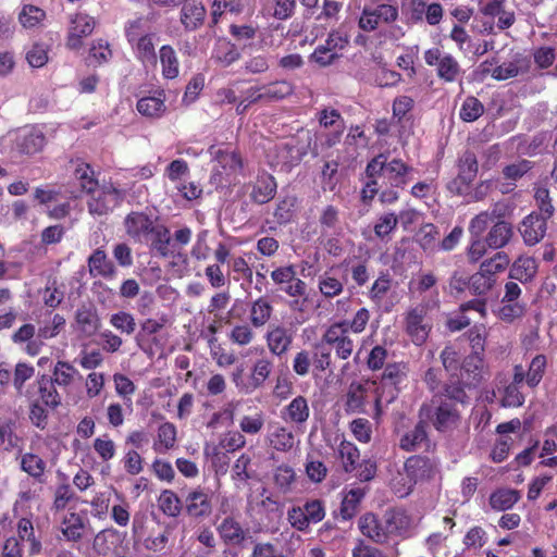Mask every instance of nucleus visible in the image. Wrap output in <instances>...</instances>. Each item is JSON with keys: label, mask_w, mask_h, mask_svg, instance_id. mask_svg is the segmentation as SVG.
Returning a JSON list of instances; mask_svg holds the SVG:
<instances>
[{"label": "nucleus", "mask_w": 557, "mask_h": 557, "mask_svg": "<svg viewBox=\"0 0 557 557\" xmlns=\"http://www.w3.org/2000/svg\"><path fill=\"white\" fill-rule=\"evenodd\" d=\"M470 397L459 384L444 383L443 391L432 395L429 401L423 403L418 411L419 419L425 420L433 428L445 433L455 429L461 419L458 405L466 406Z\"/></svg>", "instance_id": "1"}, {"label": "nucleus", "mask_w": 557, "mask_h": 557, "mask_svg": "<svg viewBox=\"0 0 557 557\" xmlns=\"http://www.w3.org/2000/svg\"><path fill=\"white\" fill-rule=\"evenodd\" d=\"M413 168L399 158L388 160V154L381 152L370 159L364 169L366 177H377L381 182L380 202L383 206L396 203L400 194L410 182Z\"/></svg>", "instance_id": "2"}, {"label": "nucleus", "mask_w": 557, "mask_h": 557, "mask_svg": "<svg viewBox=\"0 0 557 557\" xmlns=\"http://www.w3.org/2000/svg\"><path fill=\"white\" fill-rule=\"evenodd\" d=\"M270 276L277 289L290 298L289 308L302 310V305L308 298V285L297 276L296 267L294 264L277 267Z\"/></svg>", "instance_id": "3"}, {"label": "nucleus", "mask_w": 557, "mask_h": 557, "mask_svg": "<svg viewBox=\"0 0 557 557\" xmlns=\"http://www.w3.org/2000/svg\"><path fill=\"white\" fill-rule=\"evenodd\" d=\"M488 375L483 356H466L460 366V374H450L446 383L459 384L462 391L479 387Z\"/></svg>", "instance_id": "4"}, {"label": "nucleus", "mask_w": 557, "mask_h": 557, "mask_svg": "<svg viewBox=\"0 0 557 557\" xmlns=\"http://www.w3.org/2000/svg\"><path fill=\"white\" fill-rule=\"evenodd\" d=\"M404 329L416 346L424 345L433 329L432 320L428 317V305L419 304L409 308L404 317Z\"/></svg>", "instance_id": "5"}, {"label": "nucleus", "mask_w": 557, "mask_h": 557, "mask_svg": "<svg viewBox=\"0 0 557 557\" xmlns=\"http://www.w3.org/2000/svg\"><path fill=\"white\" fill-rule=\"evenodd\" d=\"M423 58L428 66L435 67L440 81L455 83L461 77V66L453 54L433 47L424 51Z\"/></svg>", "instance_id": "6"}, {"label": "nucleus", "mask_w": 557, "mask_h": 557, "mask_svg": "<svg viewBox=\"0 0 557 557\" xmlns=\"http://www.w3.org/2000/svg\"><path fill=\"white\" fill-rule=\"evenodd\" d=\"M325 517V506L321 499H308L302 505L293 506L287 511V520L290 525L300 532L309 530L311 524H317Z\"/></svg>", "instance_id": "7"}, {"label": "nucleus", "mask_w": 557, "mask_h": 557, "mask_svg": "<svg viewBox=\"0 0 557 557\" xmlns=\"http://www.w3.org/2000/svg\"><path fill=\"white\" fill-rule=\"evenodd\" d=\"M458 174L447 184V189L457 196L466 195L473 181L475 180L479 171V163L476 156L471 150H466L458 158Z\"/></svg>", "instance_id": "8"}, {"label": "nucleus", "mask_w": 557, "mask_h": 557, "mask_svg": "<svg viewBox=\"0 0 557 557\" xmlns=\"http://www.w3.org/2000/svg\"><path fill=\"white\" fill-rule=\"evenodd\" d=\"M213 492L205 486L197 485L184 496L185 513L195 520L208 518L213 510Z\"/></svg>", "instance_id": "9"}, {"label": "nucleus", "mask_w": 557, "mask_h": 557, "mask_svg": "<svg viewBox=\"0 0 557 557\" xmlns=\"http://www.w3.org/2000/svg\"><path fill=\"white\" fill-rule=\"evenodd\" d=\"M343 324L333 322L323 332L321 338L334 350L335 356L341 360H347L351 357L355 350V342L350 337L349 332L343 329Z\"/></svg>", "instance_id": "10"}, {"label": "nucleus", "mask_w": 557, "mask_h": 557, "mask_svg": "<svg viewBox=\"0 0 557 557\" xmlns=\"http://www.w3.org/2000/svg\"><path fill=\"white\" fill-rule=\"evenodd\" d=\"M388 542L395 539L406 540L413 533L412 517L401 508H392L383 515Z\"/></svg>", "instance_id": "11"}, {"label": "nucleus", "mask_w": 557, "mask_h": 557, "mask_svg": "<svg viewBox=\"0 0 557 557\" xmlns=\"http://www.w3.org/2000/svg\"><path fill=\"white\" fill-rule=\"evenodd\" d=\"M158 219H153L146 212L143 211H132L124 219V227L126 234L135 242V243H144L152 232L153 227L157 225Z\"/></svg>", "instance_id": "12"}, {"label": "nucleus", "mask_w": 557, "mask_h": 557, "mask_svg": "<svg viewBox=\"0 0 557 557\" xmlns=\"http://www.w3.org/2000/svg\"><path fill=\"white\" fill-rule=\"evenodd\" d=\"M348 45V40L338 32H331L324 44L319 45L311 53L310 59L320 66H327L338 59V51Z\"/></svg>", "instance_id": "13"}, {"label": "nucleus", "mask_w": 557, "mask_h": 557, "mask_svg": "<svg viewBox=\"0 0 557 557\" xmlns=\"http://www.w3.org/2000/svg\"><path fill=\"white\" fill-rule=\"evenodd\" d=\"M96 22L92 17L84 13H76L71 18L65 46L72 51L82 49L83 39L92 34Z\"/></svg>", "instance_id": "14"}, {"label": "nucleus", "mask_w": 557, "mask_h": 557, "mask_svg": "<svg viewBox=\"0 0 557 557\" xmlns=\"http://www.w3.org/2000/svg\"><path fill=\"white\" fill-rule=\"evenodd\" d=\"M264 338L269 351L274 356L282 357L292 347L294 332L283 324H272L269 326Z\"/></svg>", "instance_id": "15"}, {"label": "nucleus", "mask_w": 557, "mask_h": 557, "mask_svg": "<svg viewBox=\"0 0 557 557\" xmlns=\"http://www.w3.org/2000/svg\"><path fill=\"white\" fill-rule=\"evenodd\" d=\"M60 530L66 541L74 543L82 541L88 532L92 531L87 516L74 511L63 517Z\"/></svg>", "instance_id": "16"}, {"label": "nucleus", "mask_w": 557, "mask_h": 557, "mask_svg": "<svg viewBox=\"0 0 557 557\" xmlns=\"http://www.w3.org/2000/svg\"><path fill=\"white\" fill-rule=\"evenodd\" d=\"M250 187L249 197L257 205L270 202L276 195L277 183L273 175L262 171L256 177L253 183L247 185Z\"/></svg>", "instance_id": "17"}, {"label": "nucleus", "mask_w": 557, "mask_h": 557, "mask_svg": "<svg viewBox=\"0 0 557 557\" xmlns=\"http://www.w3.org/2000/svg\"><path fill=\"white\" fill-rule=\"evenodd\" d=\"M147 237L143 244L148 246L152 255L160 258H169L173 255L172 236L166 225L158 222Z\"/></svg>", "instance_id": "18"}, {"label": "nucleus", "mask_w": 557, "mask_h": 557, "mask_svg": "<svg viewBox=\"0 0 557 557\" xmlns=\"http://www.w3.org/2000/svg\"><path fill=\"white\" fill-rule=\"evenodd\" d=\"M547 230V219L535 212L527 215L519 227L523 242L528 246H534L545 236Z\"/></svg>", "instance_id": "19"}, {"label": "nucleus", "mask_w": 557, "mask_h": 557, "mask_svg": "<svg viewBox=\"0 0 557 557\" xmlns=\"http://www.w3.org/2000/svg\"><path fill=\"white\" fill-rule=\"evenodd\" d=\"M310 417V408L305 396L298 395L281 411V418L301 430Z\"/></svg>", "instance_id": "20"}, {"label": "nucleus", "mask_w": 557, "mask_h": 557, "mask_svg": "<svg viewBox=\"0 0 557 557\" xmlns=\"http://www.w3.org/2000/svg\"><path fill=\"white\" fill-rule=\"evenodd\" d=\"M360 532L376 544H387V533L385 530V521L372 512L362 515L358 521Z\"/></svg>", "instance_id": "21"}, {"label": "nucleus", "mask_w": 557, "mask_h": 557, "mask_svg": "<svg viewBox=\"0 0 557 557\" xmlns=\"http://www.w3.org/2000/svg\"><path fill=\"white\" fill-rule=\"evenodd\" d=\"M78 330L86 336L95 335L101 326V320L92 304L82 305L75 312Z\"/></svg>", "instance_id": "22"}, {"label": "nucleus", "mask_w": 557, "mask_h": 557, "mask_svg": "<svg viewBox=\"0 0 557 557\" xmlns=\"http://www.w3.org/2000/svg\"><path fill=\"white\" fill-rule=\"evenodd\" d=\"M220 539L226 545L240 546L246 540V531L233 516L225 517L216 527Z\"/></svg>", "instance_id": "23"}, {"label": "nucleus", "mask_w": 557, "mask_h": 557, "mask_svg": "<svg viewBox=\"0 0 557 557\" xmlns=\"http://www.w3.org/2000/svg\"><path fill=\"white\" fill-rule=\"evenodd\" d=\"M154 38L156 34L153 33L129 42L136 59L144 66H157L158 54L156 52Z\"/></svg>", "instance_id": "24"}, {"label": "nucleus", "mask_w": 557, "mask_h": 557, "mask_svg": "<svg viewBox=\"0 0 557 557\" xmlns=\"http://www.w3.org/2000/svg\"><path fill=\"white\" fill-rule=\"evenodd\" d=\"M368 388L359 382H351L344 396V410L347 414L364 413Z\"/></svg>", "instance_id": "25"}, {"label": "nucleus", "mask_w": 557, "mask_h": 557, "mask_svg": "<svg viewBox=\"0 0 557 557\" xmlns=\"http://www.w3.org/2000/svg\"><path fill=\"white\" fill-rule=\"evenodd\" d=\"M207 10L201 2L187 1L181 9V23L188 32L196 30L203 25Z\"/></svg>", "instance_id": "26"}, {"label": "nucleus", "mask_w": 557, "mask_h": 557, "mask_svg": "<svg viewBox=\"0 0 557 557\" xmlns=\"http://www.w3.org/2000/svg\"><path fill=\"white\" fill-rule=\"evenodd\" d=\"M21 543H28V555L37 556L41 553L42 544L35 534L34 523L30 517H22L16 522V536Z\"/></svg>", "instance_id": "27"}, {"label": "nucleus", "mask_w": 557, "mask_h": 557, "mask_svg": "<svg viewBox=\"0 0 557 557\" xmlns=\"http://www.w3.org/2000/svg\"><path fill=\"white\" fill-rule=\"evenodd\" d=\"M34 386L37 388L38 401L42 403L46 407L50 409H55L61 405L62 397L57 391V385L51 381L50 375L42 374L40 375Z\"/></svg>", "instance_id": "28"}, {"label": "nucleus", "mask_w": 557, "mask_h": 557, "mask_svg": "<svg viewBox=\"0 0 557 557\" xmlns=\"http://www.w3.org/2000/svg\"><path fill=\"white\" fill-rule=\"evenodd\" d=\"M537 262L528 256L518 257L509 269V278L519 281L522 284L533 281L537 273Z\"/></svg>", "instance_id": "29"}, {"label": "nucleus", "mask_w": 557, "mask_h": 557, "mask_svg": "<svg viewBox=\"0 0 557 557\" xmlns=\"http://www.w3.org/2000/svg\"><path fill=\"white\" fill-rule=\"evenodd\" d=\"M319 123L324 128H334V134L326 140L327 147H333L341 140V136L345 129L344 120L336 109H323L319 112Z\"/></svg>", "instance_id": "30"}, {"label": "nucleus", "mask_w": 557, "mask_h": 557, "mask_svg": "<svg viewBox=\"0 0 557 557\" xmlns=\"http://www.w3.org/2000/svg\"><path fill=\"white\" fill-rule=\"evenodd\" d=\"M88 268L91 276L112 278L116 274L114 263L108 258L102 248H97L88 258Z\"/></svg>", "instance_id": "31"}, {"label": "nucleus", "mask_w": 557, "mask_h": 557, "mask_svg": "<svg viewBox=\"0 0 557 557\" xmlns=\"http://www.w3.org/2000/svg\"><path fill=\"white\" fill-rule=\"evenodd\" d=\"M434 469V462L425 456H410L405 461V471L414 482L432 476Z\"/></svg>", "instance_id": "32"}, {"label": "nucleus", "mask_w": 557, "mask_h": 557, "mask_svg": "<svg viewBox=\"0 0 557 557\" xmlns=\"http://www.w3.org/2000/svg\"><path fill=\"white\" fill-rule=\"evenodd\" d=\"M426 424L428 422L425 420L419 419L416 426L401 436L399 442L400 448L406 451H413L421 448L423 445H428L429 436Z\"/></svg>", "instance_id": "33"}, {"label": "nucleus", "mask_w": 557, "mask_h": 557, "mask_svg": "<svg viewBox=\"0 0 557 557\" xmlns=\"http://www.w3.org/2000/svg\"><path fill=\"white\" fill-rule=\"evenodd\" d=\"M46 137L39 129L32 128L21 134L16 139V148L21 153L35 154L42 150Z\"/></svg>", "instance_id": "34"}, {"label": "nucleus", "mask_w": 557, "mask_h": 557, "mask_svg": "<svg viewBox=\"0 0 557 557\" xmlns=\"http://www.w3.org/2000/svg\"><path fill=\"white\" fill-rule=\"evenodd\" d=\"M512 235V225L504 220H498L492 225L485 238L490 248L499 249L509 244Z\"/></svg>", "instance_id": "35"}, {"label": "nucleus", "mask_w": 557, "mask_h": 557, "mask_svg": "<svg viewBox=\"0 0 557 557\" xmlns=\"http://www.w3.org/2000/svg\"><path fill=\"white\" fill-rule=\"evenodd\" d=\"M158 59L161 64V73L164 79H175L180 75V60L175 49L170 45H163L159 49Z\"/></svg>", "instance_id": "36"}, {"label": "nucleus", "mask_w": 557, "mask_h": 557, "mask_svg": "<svg viewBox=\"0 0 557 557\" xmlns=\"http://www.w3.org/2000/svg\"><path fill=\"white\" fill-rule=\"evenodd\" d=\"M165 94L157 91V96L143 97L137 101V111L147 117H160L165 112Z\"/></svg>", "instance_id": "37"}, {"label": "nucleus", "mask_w": 557, "mask_h": 557, "mask_svg": "<svg viewBox=\"0 0 557 557\" xmlns=\"http://www.w3.org/2000/svg\"><path fill=\"white\" fill-rule=\"evenodd\" d=\"M318 289L324 298L333 299L344 292V281L335 275L332 267L319 276Z\"/></svg>", "instance_id": "38"}, {"label": "nucleus", "mask_w": 557, "mask_h": 557, "mask_svg": "<svg viewBox=\"0 0 557 557\" xmlns=\"http://www.w3.org/2000/svg\"><path fill=\"white\" fill-rule=\"evenodd\" d=\"M273 306L265 296H260L250 305L249 321L256 329L264 326L271 319Z\"/></svg>", "instance_id": "39"}, {"label": "nucleus", "mask_w": 557, "mask_h": 557, "mask_svg": "<svg viewBox=\"0 0 557 557\" xmlns=\"http://www.w3.org/2000/svg\"><path fill=\"white\" fill-rule=\"evenodd\" d=\"M76 376L81 377L78 370L69 361L58 360L52 369L51 381L61 388H69Z\"/></svg>", "instance_id": "40"}, {"label": "nucleus", "mask_w": 557, "mask_h": 557, "mask_svg": "<svg viewBox=\"0 0 557 557\" xmlns=\"http://www.w3.org/2000/svg\"><path fill=\"white\" fill-rule=\"evenodd\" d=\"M21 470L32 476L35 481L42 483L47 468L46 461L34 453H20Z\"/></svg>", "instance_id": "41"}, {"label": "nucleus", "mask_w": 557, "mask_h": 557, "mask_svg": "<svg viewBox=\"0 0 557 557\" xmlns=\"http://www.w3.org/2000/svg\"><path fill=\"white\" fill-rule=\"evenodd\" d=\"M529 71V61L521 55H518L515 60L509 62H504L500 65H497L492 71V77L496 81H506L509 78L517 77L520 73H525Z\"/></svg>", "instance_id": "42"}, {"label": "nucleus", "mask_w": 557, "mask_h": 557, "mask_svg": "<svg viewBox=\"0 0 557 557\" xmlns=\"http://www.w3.org/2000/svg\"><path fill=\"white\" fill-rule=\"evenodd\" d=\"M311 360H312V374L314 376L329 370L332 366V351L331 347L321 338L312 346Z\"/></svg>", "instance_id": "43"}, {"label": "nucleus", "mask_w": 557, "mask_h": 557, "mask_svg": "<svg viewBox=\"0 0 557 557\" xmlns=\"http://www.w3.org/2000/svg\"><path fill=\"white\" fill-rule=\"evenodd\" d=\"M273 370V362L268 358L257 359L251 368L249 374V386L247 391H255L261 388L265 381L270 377Z\"/></svg>", "instance_id": "44"}, {"label": "nucleus", "mask_w": 557, "mask_h": 557, "mask_svg": "<svg viewBox=\"0 0 557 557\" xmlns=\"http://www.w3.org/2000/svg\"><path fill=\"white\" fill-rule=\"evenodd\" d=\"M366 494L367 490L363 487H354L346 492L339 508L343 520H350L357 515Z\"/></svg>", "instance_id": "45"}, {"label": "nucleus", "mask_w": 557, "mask_h": 557, "mask_svg": "<svg viewBox=\"0 0 557 557\" xmlns=\"http://www.w3.org/2000/svg\"><path fill=\"white\" fill-rule=\"evenodd\" d=\"M210 153L221 168L230 173H236L244 166L240 154L235 150L210 147Z\"/></svg>", "instance_id": "46"}, {"label": "nucleus", "mask_w": 557, "mask_h": 557, "mask_svg": "<svg viewBox=\"0 0 557 557\" xmlns=\"http://www.w3.org/2000/svg\"><path fill=\"white\" fill-rule=\"evenodd\" d=\"M176 440V426L172 422H164L158 428L157 441L153 443V449L157 453L164 454L175 447Z\"/></svg>", "instance_id": "47"}, {"label": "nucleus", "mask_w": 557, "mask_h": 557, "mask_svg": "<svg viewBox=\"0 0 557 557\" xmlns=\"http://www.w3.org/2000/svg\"><path fill=\"white\" fill-rule=\"evenodd\" d=\"M121 193L115 187L107 186L102 189L101 195L89 203L90 212L99 215L108 213L117 202Z\"/></svg>", "instance_id": "48"}, {"label": "nucleus", "mask_w": 557, "mask_h": 557, "mask_svg": "<svg viewBox=\"0 0 557 557\" xmlns=\"http://www.w3.org/2000/svg\"><path fill=\"white\" fill-rule=\"evenodd\" d=\"M159 509L170 518H177L184 509V499L172 490H163L158 498Z\"/></svg>", "instance_id": "49"}, {"label": "nucleus", "mask_w": 557, "mask_h": 557, "mask_svg": "<svg viewBox=\"0 0 557 557\" xmlns=\"http://www.w3.org/2000/svg\"><path fill=\"white\" fill-rule=\"evenodd\" d=\"M417 243L425 252L437 251L440 243V230L433 223H424L417 233Z\"/></svg>", "instance_id": "50"}, {"label": "nucleus", "mask_w": 557, "mask_h": 557, "mask_svg": "<svg viewBox=\"0 0 557 557\" xmlns=\"http://www.w3.org/2000/svg\"><path fill=\"white\" fill-rule=\"evenodd\" d=\"M520 499V493L513 488H498L490 496V505L493 509L505 511L512 508Z\"/></svg>", "instance_id": "51"}, {"label": "nucleus", "mask_w": 557, "mask_h": 557, "mask_svg": "<svg viewBox=\"0 0 557 557\" xmlns=\"http://www.w3.org/2000/svg\"><path fill=\"white\" fill-rule=\"evenodd\" d=\"M269 442L275 450L286 453L294 447L295 435L287 426L277 425L269 433Z\"/></svg>", "instance_id": "52"}, {"label": "nucleus", "mask_w": 557, "mask_h": 557, "mask_svg": "<svg viewBox=\"0 0 557 557\" xmlns=\"http://www.w3.org/2000/svg\"><path fill=\"white\" fill-rule=\"evenodd\" d=\"M297 198L285 196L281 198L274 208L273 216L278 225H286L293 222L296 213Z\"/></svg>", "instance_id": "53"}, {"label": "nucleus", "mask_w": 557, "mask_h": 557, "mask_svg": "<svg viewBox=\"0 0 557 557\" xmlns=\"http://www.w3.org/2000/svg\"><path fill=\"white\" fill-rule=\"evenodd\" d=\"M337 456L341 459L343 470L346 473H351L357 469L360 451L352 442L345 440L342 441L337 448Z\"/></svg>", "instance_id": "54"}, {"label": "nucleus", "mask_w": 557, "mask_h": 557, "mask_svg": "<svg viewBox=\"0 0 557 557\" xmlns=\"http://www.w3.org/2000/svg\"><path fill=\"white\" fill-rule=\"evenodd\" d=\"M263 98L265 101H280L293 95L295 87L286 81H275L267 85H262Z\"/></svg>", "instance_id": "55"}, {"label": "nucleus", "mask_w": 557, "mask_h": 557, "mask_svg": "<svg viewBox=\"0 0 557 557\" xmlns=\"http://www.w3.org/2000/svg\"><path fill=\"white\" fill-rule=\"evenodd\" d=\"M0 445L4 451L22 453L23 438L16 434L12 421L0 423Z\"/></svg>", "instance_id": "56"}, {"label": "nucleus", "mask_w": 557, "mask_h": 557, "mask_svg": "<svg viewBox=\"0 0 557 557\" xmlns=\"http://www.w3.org/2000/svg\"><path fill=\"white\" fill-rule=\"evenodd\" d=\"M398 225L397 215L392 212H384L376 219L373 225L375 236L382 242L391 239V235L396 231Z\"/></svg>", "instance_id": "57"}, {"label": "nucleus", "mask_w": 557, "mask_h": 557, "mask_svg": "<svg viewBox=\"0 0 557 557\" xmlns=\"http://www.w3.org/2000/svg\"><path fill=\"white\" fill-rule=\"evenodd\" d=\"M286 38L285 27L277 23L269 25L260 35V45L265 49L280 48Z\"/></svg>", "instance_id": "58"}, {"label": "nucleus", "mask_w": 557, "mask_h": 557, "mask_svg": "<svg viewBox=\"0 0 557 557\" xmlns=\"http://www.w3.org/2000/svg\"><path fill=\"white\" fill-rule=\"evenodd\" d=\"M212 57L223 66H228L239 60L240 52L234 44L230 40L223 39L218 41Z\"/></svg>", "instance_id": "59"}, {"label": "nucleus", "mask_w": 557, "mask_h": 557, "mask_svg": "<svg viewBox=\"0 0 557 557\" xmlns=\"http://www.w3.org/2000/svg\"><path fill=\"white\" fill-rule=\"evenodd\" d=\"M74 177L78 181L82 191L86 194L94 193L99 185L94 169L85 162L77 164Z\"/></svg>", "instance_id": "60"}, {"label": "nucleus", "mask_w": 557, "mask_h": 557, "mask_svg": "<svg viewBox=\"0 0 557 557\" xmlns=\"http://www.w3.org/2000/svg\"><path fill=\"white\" fill-rule=\"evenodd\" d=\"M547 367V358L543 354L536 355L530 362L527 371V385L535 388L545 375Z\"/></svg>", "instance_id": "61"}, {"label": "nucleus", "mask_w": 557, "mask_h": 557, "mask_svg": "<svg viewBox=\"0 0 557 557\" xmlns=\"http://www.w3.org/2000/svg\"><path fill=\"white\" fill-rule=\"evenodd\" d=\"M509 263V256L504 251H498L492 258L484 260L479 270L491 278H496V275L505 271Z\"/></svg>", "instance_id": "62"}, {"label": "nucleus", "mask_w": 557, "mask_h": 557, "mask_svg": "<svg viewBox=\"0 0 557 557\" xmlns=\"http://www.w3.org/2000/svg\"><path fill=\"white\" fill-rule=\"evenodd\" d=\"M496 212L493 211H482L471 219L469 223V234L470 237H482L483 233L488 228L490 225H493L496 221Z\"/></svg>", "instance_id": "63"}, {"label": "nucleus", "mask_w": 557, "mask_h": 557, "mask_svg": "<svg viewBox=\"0 0 557 557\" xmlns=\"http://www.w3.org/2000/svg\"><path fill=\"white\" fill-rule=\"evenodd\" d=\"M392 287V277L388 272H381L368 290L369 299L374 304H381Z\"/></svg>", "instance_id": "64"}]
</instances>
